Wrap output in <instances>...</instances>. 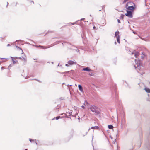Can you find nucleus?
Listing matches in <instances>:
<instances>
[{"label":"nucleus","instance_id":"obj_24","mask_svg":"<svg viewBox=\"0 0 150 150\" xmlns=\"http://www.w3.org/2000/svg\"><path fill=\"white\" fill-rule=\"evenodd\" d=\"M4 69V67H1V69Z\"/></svg>","mask_w":150,"mask_h":150},{"label":"nucleus","instance_id":"obj_8","mask_svg":"<svg viewBox=\"0 0 150 150\" xmlns=\"http://www.w3.org/2000/svg\"><path fill=\"white\" fill-rule=\"evenodd\" d=\"M78 87L79 90L82 92H83V90L82 88V87L81 85H78Z\"/></svg>","mask_w":150,"mask_h":150},{"label":"nucleus","instance_id":"obj_34","mask_svg":"<svg viewBox=\"0 0 150 150\" xmlns=\"http://www.w3.org/2000/svg\"><path fill=\"white\" fill-rule=\"evenodd\" d=\"M83 19L82 18V19H81V20H82Z\"/></svg>","mask_w":150,"mask_h":150},{"label":"nucleus","instance_id":"obj_14","mask_svg":"<svg viewBox=\"0 0 150 150\" xmlns=\"http://www.w3.org/2000/svg\"><path fill=\"white\" fill-rule=\"evenodd\" d=\"M18 59H19L21 60H24L25 61H26V58L24 57H23L22 59L21 57H18Z\"/></svg>","mask_w":150,"mask_h":150},{"label":"nucleus","instance_id":"obj_40","mask_svg":"<svg viewBox=\"0 0 150 150\" xmlns=\"http://www.w3.org/2000/svg\"><path fill=\"white\" fill-rule=\"evenodd\" d=\"M8 2H7V5H8Z\"/></svg>","mask_w":150,"mask_h":150},{"label":"nucleus","instance_id":"obj_21","mask_svg":"<svg viewBox=\"0 0 150 150\" xmlns=\"http://www.w3.org/2000/svg\"><path fill=\"white\" fill-rule=\"evenodd\" d=\"M117 21H118V23H120V20L119 19H118V20H117Z\"/></svg>","mask_w":150,"mask_h":150},{"label":"nucleus","instance_id":"obj_7","mask_svg":"<svg viewBox=\"0 0 150 150\" xmlns=\"http://www.w3.org/2000/svg\"><path fill=\"white\" fill-rule=\"evenodd\" d=\"M67 63L71 65H72L74 64H76L75 62H74L73 61L71 60H69L67 62Z\"/></svg>","mask_w":150,"mask_h":150},{"label":"nucleus","instance_id":"obj_28","mask_svg":"<svg viewBox=\"0 0 150 150\" xmlns=\"http://www.w3.org/2000/svg\"><path fill=\"white\" fill-rule=\"evenodd\" d=\"M29 140L30 142H31L32 140L31 139H29Z\"/></svg>","mask_w":150,"mask_h":150},{"label":"nucleus","instance_id":"obj_22","mask_svg":"<svg viewBox=\"0 0 150 150\" xmlns=\"http://www.w3.org/2000/svg\"><path fill=\"white\" fill-rule=\"evenodd\" d=\"M65 66H66L68 67L69 66V65L68 64H66Z\"/></svg>","mask_w":150,"mask_h":150},{"label":"nucleus","instance_id":"obj_37","mask_svg":"<svg viewBox=\"0 0 150 150\" xmlns=\"http://www.w3.org/2000/svg\"><path fill=\"white\" fill-rule=\"evenodd\" d=\"M35 143H36V144H37V143L36 142H35Z\"/></svg>","mask_w":150,"mask_h":150},{"label":"nucleus","instance_id":"obj_39","mask_svg":"<svg viewBox=\"0 0 150 150\" xmlns=\"http://www.w3.org/2000/svg\"><path fill=\"white\" fill-rule=\"evenodd\" d=\"M37 80L38 81H39V82H40L39 81H38V80Z\"/></svg>","mask_w":150,"mask_h":150},{"label":"nucleus","instance_id":"obj_16","mask_svg":"<svg viewBox=\"0 0 150 150\" xmlns=\"http://www.w3.org/2000/svg\"><path fill=\"white\" fill-rule=\"evenodd\" d=\"M11 58L13 59H18V57H11Z\"/></svg>","mask_w":150,"mask_h":150},{"label":"nucleus","instance_id":"obj_25","mask_svg":"<svg viewBox=\"0 0 150 150\" xmlns=\"http://www.w3.org/2000/svg\"><path fill=\"white\" fill-rule=\"evenodd\" d=\"M81 107L82 108H84V105H83Z\"/></svg>","mask_w":150,"mask_h":150},{"label":"nucleus","instance_id":"obj_13","mask_svg":"<svg viewBox=\"0 0 150 150\" xmlns=\"http://www.w3.org/2000/svg\"><path fill=\"white\" fill-rule=\"evenodd\" d=\"M117 42L119 43H120V37H116Z\"/></svg>","mask_w":150,"mask_h":150},{"label":"nucleus","instance_id":"obj_30","mask_svg":"<svg viewBox=\"0 0 150 150\" xmlns=\"http://www.w3.org/2000/svg\"><path fill=\"white\" fill-rule=\"evenodd\" d=\"M93 29H95V26H94V27H93Z\"/></svg>","mask_w":150,"mask_h":150},{"label":"nucleus","instance_id":"obj_15","mask_svg":"<svg viewBox=\"0 0 150 150\" xmlns=\"http://www.w3.org/2000/svg\"><path fill=\"white\" fill-rule=\"evenodd\" d=\"M49 47H49V46H47V47H45L44 46H42L41 47V48L43 49H45Z\"/></svg>","mask_w":150,"mask_h":150},{"label":"nucleus","instance_id":"obj_26","mask_svg":"<svg viewBox=\"0 0 150 150\" xmlns=\"http://www.w3.org/2000/svg\"><path fill=\"white\" fill-rule=\"evenodd\" d=\"M75 23H71V24L73 25H74Z\"/></svg>","mask_w":150,"mask_h":150},{"label":"nucleus","instance_id":"obj_11","mask_svg":"<svg viewBox=\"0 0 150 150\" xmlns=\"http://www.w3.org/2000/svg\"><path fill=\"white\" fill-rule=\"evenodd\" d=\"M108 128L110 129H113V127L112 125H108Z\"/></svg>","mask_w":150,"mask_h":150},{"label":"nucleus","instance_id":"obj_18","mask_svg":"<svg viewBox=\"0 0 150 150\" xmlns=\"http://www.w3.org/2000/svg\"><path fill=\"white\" fill-rule=\"evenodd\" d=\"M90 76H93V74L92 72L90 73L89 74Z\"/></svg>","mask_w":150,"mask_h":150},{"label":"nucleus","instance_id":"obj_33","mask_svg":"<svg viewBox=\"0 0 150 150\" xmlns=\"http://www.w3.org/2000/svg\"><path fill=\"white\" fill-rule=\"evenodd\" d=\"M126 0H124V2H126Z\"/></svg>","mask_w":150,"mask_h":150},{"label":"nucleus","instance_id":"obj_20","mask_svg":"<svg viewBox=\"0 0 150 150\" xmlns=\"http://www.w3.org/2000/svg\"><path fill=\"white\" fill-rule=\"evenodd\" d=\"M60 117V116H58L56 117V119L57 120H58L59 119Z\"/></svg>","mask_w":150,"mask_h":150},{"label":"nucleus","instance_id":"obj_4","mask_svg":"<svg viewBox=\"0 0 150 150\" xmlns=\"http://www.w3.org/2000/svg\"><path fill=\"white\" fill-rule=\"evenodd\" d=\"M127 13L125 14V15L129 18H131L132 17V12L129 11H127Z\"/></svg>","mask_w":150,"mask_h":150},{"label":"nucleus","instance_id":"obj_3","mask_svg":"<svg viewBox=\"0 0 150 150\" xmlns=\"http://www.w3.org/2000/svg\"><path fill=\"white\" fill-rule=\"evenodd\" d=\"M89 109L93 113H98V112L97 110V108L95 106H91L89 108Z\"/></svg>","mask_w":150,"mask_h":150},{"label":"nucleus","instance_id":"obj_27","mask_svg":"<svg viewBox=\"0 0 150 150\" xmlns=\"http://www.w3.org/2000/svg\"><path fill=\"white\" fill-rule=\"evenodd\" d=\"M10 44H8L7 45V47H8L9 46H10Z\"/></svg>","mask_w":150,"mask_h":150},{"label":"nucleus","instance_id":"obj_12","mask_svg":"<svg viewBox=\"0 0 150 150\" xmlns=\"http://www.w3.org/2000/svg\"><path fill=\"white\" fill-rule=\"evenodd\" d=\"M91 128L93 129H98V127L97 126H96L94 127H91Z\"/></svg>","mask_w":150,"mask_h":150},{"label":"nucleus","instance_id":"obj_6","mask_svg":"<svg viewBox=\"0 0 150 150\" xmlns=\"http://www.w3.org/2000/svg\"><path fill=\"white\" fill-rule=\"evenodd\" d=\"M82 70L84 71H92V70L89 69L88 67H87L82 69Z\"/></svg>","mask_w":150,"mask_h":150},{"label":"nucleus","instance_id":"obj_36","mask_svg":"<svg viewBox=\"0 0 150 150\" xmlns=\"http://www.w3.org/2000/svg\"><path fill=\"white\" fill-rule=\"evenodd\" d=\"M133 33H134V34H135V33H134V32H133Z\"/></svg>","mask_w":150,"mask_h":150},{"label":"nucleus","instance_id":"obj_32","mask_svg":"<svg viewBox=\"0 0 150 150\" xmlns=\"http://www.w3.org/2000/svg\"><path fill=\"white\" fill-rule=\"evenodd\" d=\"M16 47L19 48V47H18V46H16Z\"/></svg>","mask_w":150,"mask_h":150},{"label":"nucleus","instance_id":"obj_35","mask_svg":"<svg viewBox=\"0 0 150 150\" xmlns=\"http://www.w3.org/2000/svg\"><path fill=\"white\" fill-rule=\"evenodd\" d=\"M22 54H24L23 53H23H22Z\"/></svg>","mask_w":150,"mask_h":150},{"label":"nucleus","instance_id":"obj_17","mask_svg":"<svg viewBox=\"0 0 150 150\" xmlns=\"http://www.w3.org/2000/svg\"><path fill=\"white\" fill-rule=\"evenodd\" d=\"M88 105V103L86 102V101H85V103H84V105H85V106H87V105Z\"/></svg>","mask_w":150,"mask_h":150},{"label":"nucleus","instance_id":"obj_38","mask_svg":"<svg viewBox=\"0 0 150 150\" xmlns=\"http://www.w3.org/2000/svg\"><path fill=\"white\" fill-rule=\"evenodd\" d=\"M87 134V133H86L85 134V135H86Z\"/></svg>","mask_w":150,"mask_h":150},{"label":"nucleus","instance_id":"obj_5","mask_svg":"<svg viewBox=\"0 0 150 150\" xmlns=\"http://www.w3.org/2000/svg\"><path fill=\"white\" fill-rule=\"evenodd\" d=\"M132 53V54H134V56L136 58H137V56H138L139 54V53L138 52H136L135 51H134Z\"/></svg>","mask_w":150,"mask_h":150},{"label":"nucleus","instance_id":"obj_9","mask_svg":"<svg viewBox=\"0 0 150 150\" xmlns=\"http://www.w3.org/2000/svg\"><path fill=\"white\" fill-rule=\"evenodd\" d=\"M119 32L117 31L115 32V35L116 37H120L119 35Z\"/></svg>","mask_w":150,"mask_h":150},{"label":"nucleus","instance_id":"obj_31","mask_svg":"<svg viewBox=\"0 0 150 150\" xmlns=\"http://www.w3.org/2000/svg\"><path fill=\"white\" fill-rule=\"evenodd\" d=\"M115 45L116 44V42H115Z\"/></svg>","mask_w":150,"mask_h":150},{"label":"nucleus","instance_id":"obj_1","mask_svg":"<svg viewBox=\"0 0 150 150\" xmlns=\"http://www.w3.org/2000/svg\"><path fill=\"white\" fill-rule=\"evenodd\" d=\"M135 65H134V66L135 69H136L137 71L140 70L141 69V67L140 64L141 61L140 60L137 61L136 60H135Z\"/></svg>","mask_w":150,"mask_h":150},{"label":"nucleus","instance_id":"obj_29","mask_svg":"<svg viewBox=\"0 0 150 150\" xmlns=\"http://www.w3.org/2000/svg\"><path fill=\"white\" fill-rule=\"evenodd\" d=\"M129 6H132V4H130V5H129Z\"/></svg>","mask_w":150,"mask_h":150},{"label":"nucleus","instance_id":"obj_19","mask_svg":"<svg viewBox=\"0 0 150 150\" xmlns=\"http://www.w3.org/2000/svg\"><path fill=\"white\" fill-rule=\"evenodd\" d=\"M12 61H13V64H16V62L15 61H14L13 60V59H12Z\"/></svg>","mask_w":150,"mask_h":150},{"label":"nucleus","instance_id":"obj_10","mask_svg":"<svg viewBox=\"0 0 150 150\" xmlns=\"http://www.w3.org/2000/svg\"><path fill=\"white\" fill-rule=\"evenodd\" d=\"M144 89L147 93H150V89L147 88H145Z\"/></svg>","mask_w":150,"mask_h":150},{"label":"nucleus","instance_id":"obj_2","mask_svg":"<svg viewBox=\"0 0 150 150\" xmlns=\"http://www.w3.org/2000/svg\"><path fill=\"white\" fill-rule=\"evenodd\" d=\"M130 4H133L134 5V4L132 2H129L127 3L126 5V8L129 10L133 11L135 8V7L133 6H129Z\"/></svg>","mask_w":150,"mask_h":150},{"label":"nucleus","instance_id":"obj_23","mask_svg":"<svg viewBox=\"0 0 150 150\" xmlns=\"http://www.w3.org/2000/svg\"><path fill=\"white\" fill-rule=\"evenodd\" d=\"M41 46H40V45H39V46H36V47H41Z\"/></svg>","mask_w":150,"mask_h":150}]
</instances>
